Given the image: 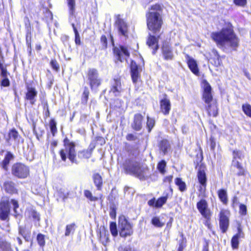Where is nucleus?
<instances>
[{
	"label": "nucleus",
	"mask_w": 251,
	"mask_h": 251,
	"mask_svg": "<svg viewBox=\"0 0 251 251\" xmlns=\"http://www.w3.org/2000/svg\"><path fill=\"white\" fill-rule=\"evenodd\" d=\"M9 140L14 141L16 143L19 141V135L18 132L15 129H12L9 133Z\"/></svg>",
	"instance_id": "nucleus-29"
},
{
	"label": "nucleus",
	"mask_w": 251,
	"mask_h": 251,
	"mask_svg": "<svg viewBox=\"0 0 251 251\" xmlns=\"http://www.w3.org/2000/svg\"><path fill=\"white\" fill-rule=\"evenodd\" d=\"M211 37L218 45L220 44V34L218 32L212 33Z\"/></svg>",
	"instance_id": "nucleus-49"
},
{
	"label": "nucleus",
	"mask_w": 251,
	"mask_h": 251,
	"mask_svg": "<svg viewBox=\"0 0 251 251\" xmlns=\"http://www.w3.org/2000/svg\"><path fill=\"white\" fill-rule=\"evenodd\" d=\"M92 154V150H87L78 152V156L80 158H89Z\"/></svg>",
	"instance_id": "nucleus-37"
},
{
	"label": "nucleus",
	"mask_w": 251,
	"mask_h": 251,
	"mask_svg": "<svg viewBox=\"0 0 251 251\" xmlns=\"http://www.w3.org/2000/svg\"><path fill=\"white\" fill-rule=\"evenodd\" d=\"M130 69L132 81L133 83H135L140 78V71L137 64L133 61L131 63Z\"/></svg>",
	"instance_id": "nucleus-18"
},
{
	"label": "nucleus",
	"mask_w": 251,
	"mask_h": 251,
	"mask_svg": "<svg viewBox=\"0 0 251 251\" xmlns=\"http://www.w3.org/2000/svg\"><path fill=\"white\" fill-rule=\"evenodd\" d=\"M12 174L19 178H25L29 175V167L24 164L17 163L13 165Z\"/></svg>",
	"instance_id": "nucleus-7"
},
{
	"label": "nucleus",
	"mask_w": 251,
	"mask_h": 251,
	"mask_svg": "<svg viewBox=\"0 0 251 251\" xmlns=\"http://www.w3.org/2000/svg\"><path fill=\"white\" fill-rule=\"evenodd\" d=\"M197 208L201 215L208 220L211 217V212L208 207L207 202L203 200H201L197 203Z\"/></svg>",
	"instance_id": "nucleus-10"
},
{
	"label": "nucleus",
	"mask_w": 251,
	"mask_h": 251,
	"mask_svg": "<svg viewBox=\"0 0 251 251\" xmlns=\"http://www.w3.org/2000/svg\"><path fill=\"white\" fill-rule=\"evenodd\" d=\"M169 148L170 144L168 141L163 140L161 142L160 144V149L164 152V154L167 152L168 149Z\"/></svg>",
	"instance_id": "nucleus-35"
},
{
	"label": "nucleus",
	"mask_w": 251,
	"mask_h": 251,
	"mask_svg": "<svg viewBox=\"0 0 251 251\" xmlns=\"http://www.w3.org/2000/svg\"><path fill=\"white\" fill-rule=\"evenodd\" d=\"M235 174L238 176H241L244 175V170L243 167H240L238 169H237L233 171Z\"/></svg>",
	"instance_id": "nucleus-51"
},
{
	"label": "nucleus",
	"mask_w": 251,
	"mask_h": 251,
	"mask_svg": "<svg viewBox=\"0 0 251 251\" xmlns=\"http://www.w3.org/2000/svg\"><path fill=\"white\" fill-rule=\"evenodd\" d=\"M143 117L140 114L134 115L133 122L132 124V128L136 130H139L142 127V121Z\"/></svg>",
	"instance_id": "nucleus-22"
},
{
	"label": "nucleus",
	"mask_w": 251,
	"mask_h": 251,
	"mask_svg": "<svg viewBox=\"0 0 251 251\" xmlns=\"http://www.w3.org/2000/svg\"><path fill=\"white\" fill-rule=\"evenodd\" d=\"M51 146H52L53 147H55L57 146V142L56 141H53L51 143Z\"/></svg>",
	"instance_id": "nucleus-63"
},
{
	"label": "nucleus",
	"mask_w": 251,
	"mask_h": 251,
	"mask_svg": "<svg viewBox=\"0 0 251 251\" xmlns=\"http://www.w3.org/2000/svg\"><path fill=\"white\" fill-rule=\"evenodd\" d=\"M84 194L85 197L91 201H96L98 200V198L96 197H94L92 193L89 190H85L84 191Z\"/></svg>",
	"instance_id": "nucleus-43"
},
{
	"label": "nucleus",
	"mask_w": 251,
	"mask_h": 251,
	"mask_svg": "<svg viewBox=\"0 0 251 251\" xmlns=\"http://www.w3.org/2000/svg\"><path fill=\"white\" fill-rule=\"evenodd\" d=\"M110 230L111 234L116 237L118 235V231L117 230V225L115 222H111L110 225Z\"/></svg>",
	"instance_id": "nucleus-40"
},
{
	"label": "nucleus",
	"mask_w": 251,
	"mask_h": 251,
	"mask_svg": "<svg viewBox=\"0 0 251 251\" xmlns=\"http://www.w3.org/2000/svg\"><path fill=\"white\" fill-rule=\"evenodd\" d=\"M221 201H222L224 204H226L228 202V199L227 198L226 192L224 190H221Z\"/></svg>",
	"instance_id": "nucleus-45"
},
{
	"label": "nucleus",
	"mask_w": 251,
	"mask_h": 251,
	"mask_svg": "<svg viewBox=\"0 0 251 251\" xmlns=\"http://www.w3.org/2000/svg\"><path fill=\"white\" fill-rule=\"evenodd\" d=\"M247 212V207L244 204H241L240 205V212L243 214L245 215Z\"/></svg>",
	"instance_id": "nucleus-54"
},
{
	"label": "nucleus",
	"mask_w": 251,
	"mask_h": 251,
	"mask_svg": "<svg viewBox=\"0 0 251 251\" xmlns=\"http://www.w3.org/2000/svg\"><path fill=\"white\" fill-rule=\"evenodd\" d=\"M213 52L214 54H215L216 60L214 58H211V62L213 64V65L215 66L216 68L218 69L219 66L220 65V60L219 58V55L218 54V52L216 51H213Z\"/></svg>",
	"instance_id": "nucleus-42"
},
{
	"label": "nucleus",
	"mask_w": 251,
	"mask_h": 251,
	"mask_svg": "<svg viewBox=\"0 0 251 251\" xmlns=\"http://www.w3.org/2000/svg\"><path fill=\"white\" fill-rule=\"evenodd\" d=\"M50 64H51V66L52 67V68L56 70V71H57L59 69V65L57 63V62H56V61L55 60H52L51 62H50Z\"/></svg>",
	"instance_id": "nucleus-53"
},
{
	"label": "nucleus",
	"mask_w": 251,
	"mask_h": 251,
	"mask_svg": "<svg viewBox=\"0 0 251 251\" xmlns=\"http://www.w3.org/2000/svg\"><path fill=\"white\" fill-rule=\"evenodd\" d=\"M72 26L73 27V29L75 32V42L76 44L80 45L81 42H80V39L79 33H78V32L74 24H72Z\"/></svg>",
	"instance_id": "nucleus-46"
},
{
	"label": "nucleus",
	"mask_w": 251,
	"mask_h": 251,
	"mask_svg": "<svg viewBox=\"0 0 251 251\" xmlns=\"http://www.w3.org/2000/svg\"><path fill=\"white\" fill-rule=\"evenodd\" d=\"M109 233L107 230H106L105 229L100 230V240L102 245L105 246V249H103V250L105 251H107L106 246L109 242Z\"/></svg>",
	"instance_id": "nucleus-27"
},
{
	"label": "nucleus",
	"mask_w": 251,
	"mask_h": 251,
	"mask_svg": "<svg viewBox=\"0 0 251 251\" xmlns=\"http://www.w3.org/2000/svg\"><path fill=\"white\" fill-rule=\"evenodd\" d=\"M151 224L157 227H161L164 225V223L161 222L158 217H154L151 220Z\"/></svg>",
	"instance_id": "nucleus-36"
},
{
	"label": "nucleus",
	"mask_w": 251,
	"mask_h": 251,
	"mask_svg": "<svg viewBox=\"0 0 251 251\" xmlns=\"http://www.w3.org/2000/svg\"><path fill=\"white\" fill-rule=\"evenodd\" d=\"M37 240L38 244L40 246H44L45 245V236L42 234H39L37 237Z\"/></svg>",
	"instance_id": "nucleus-48"
},
{
	"label": "nucleus",
	"mask_w": 251,
	"mask_h": 251,
	"mask_svg": "<svg viewBox=\"0 0 251 251\" xmlns=\"http://www.w3.org/2000/svg\"><path fill=\"white\" fill-rule=\"evenodd\" d=\"M10 212L9 201L7 199H3L0 202V219L6 220Z\"/></svg>",
	"instance_id": "nucleus-11"
},
{
	"label": "nucleus",
	"mask_w": 251,
	"mask_h": 251,
	"mask_svg": "<svg viewBox=\"0 0 251 251\" xmlns=\"http://www.w3.org/2000/svg\"><path fill=\"white\" fill-rule=\"evenodd\" d=\"M118 228L119 234L122 237L130 236L133 232L132 226L124 216H121L119 218Z\"/></svg>",
	"instance_id": "nucleus-4"
},
{
	"label": "nucleus",
	"mask_w": 251,
	"mask_h": 251,
	"mask_svg": "<svg viewBox=\"0 0 251 251\" xmlns=\"http://www.w3.org/2000/svg\"><path fill=\"white\" fill-rule=\"evenodd\" d=\"M1 69V73L3 75H4L6 74V71L2 68V66L0 68Z\"/></svg>",
	"instance_id": "nucleus-61"
},
{
	"label": "nucleus",
	"mask_w": 251,
	"mask_h": 251,
	"mask_svg": "<svg viewBox=\"0 0 251 251\" xmlns=\"http://www.w3.org/2000/svg\"><path fill=\"white\" fill-rule=\"evenodd\" d=\"M185 246V244L183 243V242H182V243L179 244V246L178 247L177 251H183V250Z\"/></svg>",
	"instance_id": "nucleus-59"
},
{
	"label": "nucleus",
	"mask_w": 251,
	"mask_h": 251,
	"mask_svg": "<svg viewBox=\"0 0 251 251\" xmlns=\"http://www.w3.org/2000/svg\"><path fill=\"white\" fill-rule=\"evenodd\" d=\"M67 1L70 14L73 16L75 13V0H67Z\"/></svg>",
	"instance_id": "nucleus-30"
},
{
	"label": "nucleus",
	"mask_w": 251,
	"mask_h": 251,
	"mask_svg": "<svg viewBox=\"0 0 251 251\" xmlns=\"http://www.w3.org/2000/svg\"><path fill=\"white\" fill-rule=\"evenodd\" d=\"M160 110L164 115L169 114L171 109V102L169 99L165 96L160 101Z\"/></svg>",
	"instance_id": "nucleus-16"
},
{
	"label": "nucleus",
	"mask_w": 251,
	"mask_h": 251,
	"mask_svg": "<svg viewBox=\"0 0 251 251\" xmlns=\"http://www.w3.org/2000/svg\"><path fill=\"white\" fill-rule=\"evenodd\" d=\"M239 42L231 25L229 23H225L221 31V47L224 50H236L239 46Z\"/></svg>",
	"instance_id": "nucleus-2"
},
{
	"label": "nucleus",
	"mask_w": 251,
	"mask_h": 251,
	"mask_svg": "<svg viewBox=\"0 0 251 251\" xmlns=\"http://www.w3.org/2000/svg\"><path fill=\"white\" fill-rule=\"evenodd\" d=\"M37 92L34 88L27 87L26 98L30 100L31 104H34L35 102V97L37 96Z\"/></svg>",
	"instance_id": "nucleus-24"
},
{
	"label": "nucleus",
	"mask_w": 251,
	"mask_h": 251,
	"mask_svg": "<svg viewBox=\"0 0 251 251\" xmlns=\"http://www.w3.org/2000/svg\"><path fill=\"white\" fill-rule=\"evenodd\" d=\"M185 57L187 60V63L190 70L195 75H199V70L196 61L188 54H186Z\"/></svg>",
	"instance_id": "nucleus-15"
},
{
	"label": "nucleus",
	"mask_w": 251,
	"mask_h": 251,
	"mask_svg": "<svg viewBox=\"0 0 251 251\" xmlns=\"http://www.w3.org/2000/svg\"><path fill=\"white\" fill-rule=\"evenodd\" d=\"M50 129L52 135L54 136L55 133L57 131L56 128V123L54 120H51L50 122Z\"/></svg>",
	"instance_id": "nucleus-44"
},
{
	"label": "nucleus",
	"mask_w": 251,
	"mask_h": 251,
	"mask_svg": "<svg viewBox=\"0 0 251 251\" xmlns=\"http://www.w3.org/2000/svg\"><path fill=\"white\" fill-rule=\"evenodd\" d=\"M9 80L7 78L4 79L1 81V85L4 87H6L9 86Z\"/></svg>",
	"instance_id": "nucleus-56"
},
{
	"label": "nucleus",
	"mask_w": 251,
	"mask_h": 251,
	"mask_svg": "<svg viewBox=\"0 0 251 251\" xmlns=\"http://www.w3.org/2000/svg\"><path fill=\"white\" fill-rule=\"evenodd\" d=\"M229 215V212L227 210H226L222 213L221 212V228L222 229L223 232H225L228 228Z\"/></svg>",
	"instance_id": "nucleus-14"
},
{
	"label": "nucleus",
	"mask_w": 251,
	"mask_h": 251,
	"mask_svg": "<svg viewBox=\"0 0 251 251\" xmlns=\"http://www.w3.org/2000/svg\"><path fill=\"white\" fill-rule=\"evenodd\" d=\"M75 229V225L74 223H72L66 226L65 236H68L71 234H73Z\"/></svg>",
	"instance_id": "nucleus-32"
},
{
	"label": "nucleus",
	"mask_w": 251,
	"mask_h": 251,
	"mask_svg": "<svg viewBox=\"0 0 251 251\" xmlns=\"http://www.w3.org/2000/svg\"><path fill=\"white\" fill-rule=\"evenodd\" d=\"M210 141L211 149V150H214L215 147V145H216V143H215V141L214 138H211L210 139Z\"/></svg>",
	"instance_id": "nucleus-57"
},
{
	"label": "nucleus",
	"mask_w": 251,
	"mask_h": 251,
	"mask_svg": "<svg viewBox=\"0 0 251 251\" xmlns=\"http://www.w3.org/2000/svg\"><path fill=\"white\" fill-rule=\"evenodd\" d=\"M0 251H12L9 243L5 241L0 242Z\"/></svg>",
	"instance_id": "nucleus-34"
},
{
	"label": "nucleus",
	"mask_w": 251,
	"mask_h": 251,
	"mask_svg": "<svg viewBox=\"0 0 251 251\" xmlns=\"http://www.w3.org/2000/svg\"><path fill=\"white\" fill-rule=\"evenodd\" d=\"M88 79L92 88H97L101 83L99 78L98 71L95 69H90L88 72Z\"/></svg>",
	"instance_id": "nucleus-8"
},
{
	"label": "nucleus",
	"mask_w": 251,
	"mask_h": 251,
	"mask_svg": "<svg viewBox=\"0 0 251 251\" xmlns=\"http://www.w3.org/2000/svg\"><path fill=\"white\" fill-rule=\"evenodd\" d=\"M175 183L178 187L179 189L181 191H183L186 189L185 183L179 178H177L176 179Z\"/></svg>",
	"instance_id": "nucleus-38"
},
{
	"label": "nucleus",
	"mask_w": 251,
	"mask_h": 251,
	"mask_svg": "<svg viewBox=\"0 0 251 251\" xmlns=\"http://www.w3.org/2000/svg\"><path fill=\"white\" fill-rule=\"evenodd\" d=\"M162 8L159 4L152 5L150 10L146 14V21L148 28L153 33L160 32L163 21L161 15Z\"/></svg>",
	"instance_id": "nucleus-1"
},
{
	"label": "nucleus",
	"mask_w": 251,
	"mask_h": 251,
	"mask_svg": "<svg viewBox=\"0 0 251 251\" xmlns=\"http://www.w3.org/2000/svg\"><path fill=\"white\" fill-rule=\"evenodd\" d=\"M3 188L6 192L13 194L17 193L18 190L15 187V183L10 180H7L4 182Z\"/></svg>",
	"instance_id": "nucleus-20"
},
{
	"label": "nucleus",
	"mask_w": 251,
	"mask_h": 251,
	"mask_svg": "<svg viewBox=\"0 0 251 251\" xmlns=\"http://www.w3.org/2000/svg\"><path fill=\"white\" fill-rule=\"evenodd\" d=\"M13 158V155L9 152H7L5 156L4 160L2 161L1 166L2 168L7 171L10 161Z\"/></svg>",
	"instance_id": "nucleus-28"
},
{
	"label": "nucleus",
	"mask_w": 251,
	"mask_h": 251,
	"mask_svg": "<svg viewBox=\"0 0 251 251\" xmlns=\"http://www.w3.org/2000/svg\"><path fill=\"white\" fill-rule=\"evenodd\" d=\"M202 86L203 88V99L205 102L208 104L209 114L214 117L217 116L218 114L217 105L212 99L211 86L206 80L202 81Z\"/></svg>",
	"instance_id": "nucleus-3"
},
{
	"label": "nucleus",
	"mask_w": 251,
	"mask_h": 251,
	"mask_svg": "<svg viewBox=\"0 0 251 251\" xmlns=\"http://www.w3.org/2000/svg\"><path fill=\"white\" fill-rule=\"evenodd\" d=\"M111 85L112 87L110 92L112 93L115 96H118L122 90L120 80L114 79Z\"/></svg>",
	"instance_id": "nucleus-19"
},
{
	"label": "nucleus",
	"mask_w": 251,
	"mask_h": 251,
	"mask_svg": "<svg viewBox=\"0 0 251 251\" xmlns=\"http://www.w3.org/2000/svg\"><path fill=\"white\" fill-rule=\"evenodd\" d=\"M89 92L87 90H85L83 92V96L85 97L86 100H87L88 97Z\"/></svg>",
	"instance_id": "nucleus-60"
},
{
	"label": "nucleus",
	"mask_w": 251,
	"mask_h": 251,
	"mask_svg": "<svg viewBox=\"0 0 251 251\" xmlns=\"http://www.w3.org/2000/svg\"><path fill=\"white\" fill-rule=\"evenodd\" d=\"M2 66V59H1V57L0 56V68H1Z\"/></svg>",
	"instance_id": "nucleus-64"
},
{
	"label": "nucleus",
	"mask_w": 251,
	"mask_h": 251,
	"mask_svg": "<svg viewBox=\"0 0 251 251\" xmlns=\"http://www.w3.org/2000/svg\"><path fill=\"white\" fill-rule=\"evenodd\" d=\"M65 149L61 150L60 151V154L62 159L65 161L67 158V154L68 158L72 162H75V145L74 143L70 142L68 139H65L64 141Z\"/></svg>",
	"instance_id": "nucleus-5"
},
{
	"label": "nucleus",
	"mask_w": 251,
	"mask_h": 251,
	"mask_svg": "<svg viewBox=\"0 0 251 251\" xmlns=\"http://www.w3.org/2000/svg\"><path fill=\"white\" fill-rule=\"evenodd\" d=\"M166 167V163L165 160H162L158 163L157 168L158 171L162 174H164L166 171L165 168Z\"/></svg>",
	"instance_id": "nucleus-39"
},
{
	"label": "nucleus",
	"mask_w": 251,
	"mask_h": 251,
	"mask_svg": "<svg viewBox=\"0 0 251 251\" xmlns=\"http://www.w3.org/2000/svg\"><path fill=\"white\" fill-rule=\"evenodd\" d=\"M242 109L244 113L248 116L251 117V105L249 104L242 105Z\"/></svg>",
	"instance_id": "nucleus-41"
},
{
	"label": "nucleus",
	"mask_w": 251,
	"mask_h": 251,
	"mask_svg": "<svg viewBox=\"0 0 251 251\" xmlns=\"http://www.w3.org/2000/svg\"><path fill=\"white\" fill-rule=\"evenodd\" d=\"M113 50L116 58L121 62L126 60L129 56V53L126 48L123 46L115 47L114 48Z\"/></svg>",
	"instance_id": "nucleus-12"
},
{
	"label": "nucleus",
	"mask_w": 251,
	"mask_h": 251,
	"mask_svg": "<svg viewBox=\"0 0 251 251\" xmlns=\"http://www.w3.org/2000/svg\"><path fill=\"white\" fill-rule=\"evenodd\" d=\"M172 179H173V176H170L166 177L164 178V181L166 182L170 183L172 181Z\"/></svg>",
	"instance_id": "nucleus-58"
},
{
	"label": "nucleus",
	"mask_w": 251,
	"mask_h": 251,
	"mask_svg": "<svg viewBox=\"0 0 251 251\" xmlns=\"http://www.w3.org/2000/svg\"><path fill=\"white\" fill-rule=\"evenodd\" d=\"M168 198V195L161 197L156 200L153 198L148 201V204L150 206L155 207L156 208H161L167 201Z\"/></svg>",
	"instance_id": "nucleus-13"
},
{
	"label": "nucleus",
	"mask_w": 251,
	"mask_h": 251,
	"mask_svg": "<svg viewBox=\"0 0 251 251\" xmlns=\"http://www.w3.org/2000/svg\"><path fill=\"white\" fill-rule=\"evenodd\" d=\"M126 138L129 141H134L136 139L135 136L132 134H127Z\"/></svg>",
	"instance_id": "nucleus-55"
},
{
	"label": "nucleus",
	"mask_w": 251,
	"mask_h": 251,
	"mask_svg": "<svg viewBox=\"0 0 251 251\" xmlns=\"http://www.w3.org/2000/svg\"><path fill=\"white\" fill-rule=\"evenodd\" d=\"M10 202L11 203V204H12V205L13 206V210H14L15 213L16 214H17V209L19 207L18 202L17 201H16L14 199H12L10 201Z\"/></svg>",
	"instance_id": "nucleus-50"
},
{
	"label": "nucleus",
	"mask_w": 251,
	"mask_h": 251,
	"mask_svg": "<svg viewBox=\"0 0 251 251\" xmlns=\"http://www.w3.org/2000/svg\"><path fill=\"white\" fill-rule=\"evenodd\" d=\"M155 124V121L153 119L150 118L148 116L147 117V125L149 129V131H150L152 128L153 127Z\"/></svg>",
	"instance_id": "nucleus-47"
},
{
	"label": "nucleus",
	"mask_w": 251,
	"mask_h": 251,
	"mask_svg": "<svg viewBox=\"0 0 251 251\" xmlns=\"http://www.w3.org/2000/svg\"><path fill=\"white\" fill-rule=\"evenodd\" d=\"M17 240L18 241L19 244L20 245H21L22 244V240L20 239V238L19 237H17Z\"/></svg>",
	"instance_id": "nucleus-62"
},
{
	"label": "nucleus",
	"mask_w": 251,
	"mask_h": 251,
	"mask_svg": "<svg viewBox=\"0 0 251 251\" xmlns=\"http://www.w3.org/2000/svg\"><path fill=\"white\" fill-rule=\"evenodd\" d=\"M244 234L240 226L238 227V233L235 235L231 239V246L233 249H236L238 248L239 239L244 238Z\"/></svg>",
	"instance_id": "nucleus-21"
},
{
	"label": "nucleus",
	"mask_w": 251,
	"mask_h": 251,
	"mask_svg": "<svg viewBox=\"0 0 251 251\" xmlns=\"http://www.w3.org/2000/svg\"><path fill=\"white\" fill-rule=\"evenodd\" d=\"M233 159L232 160V163L231 165V170L232 171L242 167L239 161L237 160L238 158L240 159L241 156V153L239 151H234L233 152Z\"/></svg>",
	"instance_id": "nucleus-25"
},
{
	"label": "nucleus",
	"mask_w": 251,
	"mask_h": 251,
	"mask_svg": "<svg viewBox=\"0 0 251 251\" xmlns=\"http://www.w3.org/2000/svg\"><path fill=\"white\" fill-rule=\"evenodd\" d=\"M162 50L165 59H173L174 57L172 49L169 45L167 44L164 45L162 47Z\"/></svg>",
	"instance_id": "nucleus-26"
},
{
	"label": "nucleus",
	"mask_w": 251,
	"mask_h": 251,
	"mask_svg": "<svg viewBox=\"0 0 251 251\" xmlns=\"http://www.w3.org/2000/svg\"><path fill=\"white\" fill-rule=\"evenodd\" d=\"M56 194L59 196L60 198L64 200L67 197L68 194L66 191L65 188L58 187V188H56Z\"/></svg>",
	"instance_id": "nucleus-33"
},
{
	"label": "nucleus",
	"mask_w": 251,
	"mask_h": 251,
	"mask_svg": "<svg viewBox=\"0 0 251 251\" xmlns=\"http://www.w3.org/2000/svg\"><path fill=\"white\" fill-rule=\"evenodd\" d=\"M124 168L127 173L132 174L140 179L144 177V171L137 162L130 160L126 161Z\"/></svg>",
	"instance_id": "nucleus-6"
},
{
	"label": "nucleus",
	"mask_w": 251,
	"mask_h": 251,
	"mask_svg": "<svg viewBox=\"0 0 251 251\" xmlns=\"http://www.w3.org/2000/svg\"><path fill=\"white\" fill-rule=\"evenodd\" d=\"M205 167L203 165L199 167L198 177L199 182L203 186H205L206 182V178L205 176Z\"/></svg>",
	"instance_id": "nucleus-23"
},
{
	"label": "nucleus",
	"mask_w": 251,
	"mask_h": 251,
	"mask_svg": "<svg viewBox=\"0 0 251 251\" xmlns=\"http://www.w3.org/2000/svg\"><path fill=\"white\" fill-rule=\"evenodd\" d=\"M234 2L236 5L244 6L247 3V0H234Z\"/></svg>",
	"instance_id": "nucleus-52"
},
{
	"label": "nucleus",
	"mask_w": 251,
	"mask_h": 251,
	"mask_svg": "<svg viewBox=\"0 0 251 251\" xmlns=\"http://www.w3.org/2000/svg\"><path fill=\"white\" fill-rule=\"evenodd\" d=\"M93 179L94 183L98 188V189L100 190L102 184V180L101 176L98 174H94L93 176Z\"/></svg>",
	"instance_id": "nucleus-31"
},
{
	"label": "nucleus",
	"mask_w": 251,
	"mask_h": 251,
	"mask_svg": "<svg viewBox=\"0 0 251 251\" xmlns=\"http://www.w3.org/2000/svg\"><path fill=\"white\" fill-rule=\"evenodd\" d=\"M115 26L120 35L126 36L128 33V25L126 23L120 16H117L115 22Z\"/></svg>",
	"instance_id": "nucleus-9"
},
{
	"label": "nucleus",
	"mask_w": 251,
	"mask_h": 251,
	"mask_svg": "<svg viewBox=\"0 0 251 251\" xmlns=\"http://www.w3.org/2000/svg\"><path fill=\"white\" fill-rule=\"evenodd\" d=\"M159 38V35L156 37L154 35H150L147 40V45L153 50L152 53L153 54H154L156 50H158V40Z\"/></svg>",
	"instance_id": "nucleus-17"
}]
</instances>
